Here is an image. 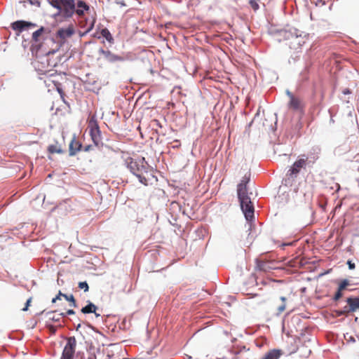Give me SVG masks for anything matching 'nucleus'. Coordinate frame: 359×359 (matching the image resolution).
I'll return each instance as SVG.
<instances>
[{
	"mask_svg": "<svg viewBox=\"0 0 359 359\" xmlns=\"http://www.w3.org/2000/svg\"><path fill=\"white\" fill-rule=\"evenodd\" d=\"M349 285V281L346 279H344L341 281L339 287L340 290H344Z\"/></svg>",
	"mask_w": 359,
	"mask_h": 359,
	"instance_id": "nucleus-24",
	"label": "nucleus"
},
{
	"mask_svg": "<svg viewBox=\"0 0 359 359\" xmlns=\"http://www.w3.org/2000/svg\"><path fill=\"white\" fill-rule=\"evenodd\" d=\"M347 305L343 309L338 311V315H346L359 311V297H348L346 299Z\"/></svg>",
	"mask_w": 359,
	"mask_h": 359,
	"instance_id": "nucleus-9",
	"label": "nucleus"
},
{
	"mask_svg": "<svg viewBox=\"0 0 359 359\" xmlns=\"http://www.w3.org/2000/svg\"><path fill=\"white\" fill-rule=\"evenodd\" d=\"M89 147H86L85 151H88Z\"/></svg>",
	"mask_w": 359,
	"mask_h": 359,
	"instance_id": "nucleus-36",
	"label": "nucleus"
},
{
	"mask_svg": "<svg viewBox=\"0 0 359 359\" xmlns=\"http://www.w3.org/2000/svg\"><path fill=\"white\" fill-rule=\"evenodd\" d=\"M342 291L343 290H340L339 287H338V290H337V292H336V294H335V295H334V297L333 298V299L334 301L339 300L342 297Z\"/></svg>",
	"mask_w": 359,
	"mask_h": 359,
	"instance_id": "nucleus-26",
	"label": "nucleus"
},
{
	"mask_svg": "<svg viewBox=\"0 0 359 359\" xmlns=\"http://www.w3.org/2000/svg\"><path fill=\"white\" fill-rule=\"evenodd\" d=\"M44 29L43 27H41L40 29H39L38 30L35 31L33 34H32V39L34 41H39V37L42 34L43 32Z\"/></svg>",
	"mask_w": 359,
	"mask_h": 359,
	"instance_id": "nucleus-23",
	"label": "nucleus"
},
{
	"mask_svg": "<svg viewBox=\"0 0 359 359\" xmlns=\"http://www.w3.org/2000/svg\"><path fill=\"white\" fill-rule=\"evenodd\" d=\"M282 353L280 350H271L266 353L262 359H278Z\"/></svg>",
	"mask_w": 359,
	"mask_h": 359,
	"instance_id": "nucleus-19",
	"label": "nucleus"
},
{
	"mask_svg": "<svg viewBox=\"0 0 359 359\" xmlns=\"http://www.w3.org/2000/svg\"><path fill=\"white\" fill-rule=\"evenodd\" d=\"M318 158L314 154L300 155L288 170L287 175L291 178H296L302 168L312 167Z\"/></svg>",
	"mask_w": 359,
	"mask_h": 359,
	"instance_id": "nucleus-4",
	"label": "nucleus"
},
{
	"mask_svg": "<svg viewBox=\"0 0 359 359\" xmlns=\"http://www.w3.org/2000/svg\"><path fill=\"white\" fill-rule=\"evenodd\" d=\"M100 53L102 55L103 58L108 62L114 63L123 60V58L121 56L114 54L109 50L101 49Z\"/></svg>",
	"mask_w": 359,
	"mask_h": 359,
	"instance_id": "nucleus-12",
	"label": "nucleus"
},
{
	"mask_svg": "<svg viewBox=\"0 0 359 359\" xmlns=\"http://www.w3.org/2000/svg\"><path fill=\"white\" fill-rule=\"evenodd\" d=\"M126 164L127 168L138 178L142 184L147 186L157 180L154 175V171L153 168L149 165L144 158L134 160L130 157H128L126 159Z\"/></svg>",
	"mask_w": 359,
	"mask_h": 359,
	"instance_id": "nucleus-2",
	"label": "nucleus"
},
{
	"mask_svg": "<svg viewBox=\"0 0 359 359\" xmlns=\"http://www.w3.org/2000/svg\"><path fill=\"white\" fill-rule=\"evenodd\" d=\"M250 174L248 175H245V176L242 178L240 183H244V185L247 186V184L250 181Z\"/></svg>",
	"mask_w": 359,
	"mask_h": 359,
	"instance_id": "nucleus-27",
	"label": "nucleus"
},
{
	"mask_svg": "<svg viewBox=\"0 0 359 359\" xmlns=\"http://www.w3.org/2000/svg\"><path fill=\"white\" fill-rule=\"evenodd\" d=\"M81 149V144L74 137L69 143V156H74Z\"/></svg>",
	"mask_w": 359,
	"mask_h": 359,
	"instance_id": "nucleus-14",
	"label": "nucleus"
},
{
	"mask_svg": "<svg viewBox=\"0 0 359 359\" xmlns=\"http://www.w3.org/2000/svg\"><path fill=\"white\" fill-rule=\"evenodd\" d=\"M48 151L51 154L64 153V150L62 149V146L57 142H55V144H50L48 147Z\"/></svg>",
	"mask_w": 359,
	"mask_h": 359,
	"instance_id": "nucleus-18",
	"label": "nucleus"
},
{
	"mask_svg": "<svg viewBox=\"0 0 359 359\" xmlns=\"http://www.w3.org/2000/svg\"><path fill=\"white\" fill-rule=\"evenodd\" d=\"M97 309V307L94 304L89 302L88 304L81 309V312L84 314L93 313L96 317H99L100 314L96 312Z\"/></svg>",
	"mask_w": 359,
	"mask_h": 359,
	"instance_id": "nucleus-17",
	"label": "nucleus"
},
{
	"mask_svg": "<svg viewBox=\"0 0 359 359\" xmlns=\"http://www.w3.org/2000/svg\"><path fill=\"white\" fill-rule=\"evenodd\" d=\"M74 313H75V312H74V310L69 309V310H67V311L66 313H62L60 315L62 316L63 317H65V316H66L67 315H73Z\"/></svg>",
	"mask_w": 359,
	"mask_h": 359,
	"instance_id": "nucleus-31",
	"label": "nucleus"
},
{
	"mask_svg": "<svg viewBox=\"0 0 359 359\" xmlns=\"http://www.w3.org/2000/svg\"><path fill=\"white\" fill-rule=\"evenodd\" d=\"M76 346V340L74 337L67 339V344L63 349L60 359H74Z\"/></svg>",
	"mask_w": 359,
	"mask_h": 359,
	"instance_id": "nucleus-8",
	"label": "nucleus"
},
{
	"mask_svg": "<svg viewBox=\"0 0 359 359\" xmlns=\"http://www.w3.org/2000/svg\"><path fill=\"white\" fill-rule=\"evenodd\" d=\"M250 174L248 175H245V176L242 178L240 183H244V185L247 186V184L250 181Z\"/></svg>",
	"mask_w": 359,
	"mask_h": 359,
	"instance_id": "nucleus-28",
	"label": "nucleus"
},
{
	"mask_svg": "<svg viewBox=\"0 0 359 359\" xmlns=\"http://www.w3.org/2000/svg\"><path fill=\"white\" fill-rule=\"evenodd\" d=\"M286 94L290 98L288 103L289 108L294 111H303L305 105L302 99L299 97L294 95L289 90L286 91Z\"/></svg>",
	"mask_w": 359,
	"mask_h": 359,
	"instance_id": "nucleus-10",
	"label": "nucleus"
},
{
	"mask_svg": "<svg viewBox=\"0 0 359 359\" xmlns=\"http://www.w3.org/2000/svg\"><path fill=\"white\" fill-rule=\"evenodd\" d=\"M237 194L245 217L247 220L250 221L254 217V206L248 195L247 186L244 185V183L238 184Z\"/></svg>",
	"mask_w": 359,
	"mask_h": 359,
	"instance_id": "nucleus-3",
	"label": "nucleus"
},
{
	"mask_svg": "<svg viewBox=\"0 0 359 359\" xmlns=\"http://www.w3.org/2000/svg\"><path fill=\"white\" fill-rule=\"evenodd\" d=\"M89 8V6L85 1L79 0L76 3L74 13L79 16H82L84 15V11H88Z\"/></svg>",
	"mask_w": 359,
	"mask_h": 359,
	"instance_id": "nucleus-15",
	"label": "nucleus"
},
{
	"mask_svg": "<svg viewBox=\"0 0 359 359\" xmlns=\"http://www.w3.org/2000/svg\"><path fill=\"white\" fill-rule=\"evenodd\" d=\"M344 94L349 93V91H348V90H345V91H344Z\"/></svg>",
	"mask_w": 359,
	"mask_h": 359,
	"instance_id": "nucleus-35",
	"label": "nucleus"
},
{
	"mask_svg": "<svg viewBox=\"0 0 359 359\" xmlns=\"http://www.w3.org/2000/svg\"><path fill=\"white\" fill-rule=\"evenodd\" d=\"M49 4L57 10V15L69 18L75 13V0H48Z\"/></svg>",
	"mask_w": 359,
	"mask_h": 359,
	"instance_id": "nucleus-5",
	"label": "nucleus"
},
{
	"mask_svg": "<svg viewBox=\"0 0 359 359\" xmlns=\"http://www.w3.org/2000/svg\"><path fill=\"white\" fill-rule=\"evenodd\" d=\"M79 287L81 290H83L84 292H87L88 291V289H89V287H88V283L84 281V282H79Z\"/></svg>",
	"mask_w": 359,
	"mask_h": 359,
	"instance_id": "nucleus-25",
	"label": "nucleus"
},
{
	"mask_svg": "<svg viewBox=\"0 0 359 359\" xmlns=\"http://www.w3.org/2000/svg\"><path fill=\"white\" fill-rule=\"evenodd\" d=\"M347 264H348V268H349L350 269H355V264H354V263H353L351 260H348V261L347 262Z\"/></svg>",
	"mask_w": 359,
	"mask_h": 359,
	"instance_id": "nucleus-33",
	"label": "nucleus"
},
{
	"mask_svg": "<svg viewBox=\"0 0 359 359\" xmlns=\"http://www.w3.org/2000/svg\"><path fill=\"white\" fill-rule=\"evenodd\" d=\"M126 164L127 168L138 178L142 184L147 186L157 180L154 175V171L153 168L149 165L144 158L134 160L130 157H128L126 159Z\"/></svg>",
	"mask_w": 359,
	"mask_h": 359,
	"instance_id": "nucleus-1",
	"label": "nucleus"
},
{
	"mask_svg": "<svg viewBox=\"0 0 359 359\" xmlns=\"http://www.w3.org/2000/svg\"><path fill=\"white\" fill-rule=\"evenodd\" d=\"M250 4L254 10H257L259 8V5L255 0H250Z\"/></svg>",
	"mask_w": 359,
	"mask_h": 359,
	"instance_id": "nucleus-30",
	"label": "nucleus"
},
{
	"mask_svg": "<svg viewBox=\"0 0 359 359\" xmlns=\"http://www.w3.org/2000/svg\"><path fill=\"white\" fill-rule=\"evenodd\" d=\"M88 128L93 142L95 145H99L102 141L101 132L95 116L90 118L88 124Z\"/></svg>",
	"mask_w": 359,
	"mask_h": 359,
	"instance_id": "nucleus-7",
	"label": "nucleus"
},
{
	"mask_svg": "<svg viewBox=\"0 0 359 359\" xmlns=\"http://www.w3.org/2000/svg\"><path fill=\"white\" fill-rule=\"evenodd\" d=\"M101 35L109 43L114 42V38L108 29L104 28L101 30Z\"/></svg>",
	"mask_w": 359,
	"mask_h": 359,
	"instance_id": "nucleus-20",
	"label": "nucleus"
},
{
	"mask_svg": "<svg viewBox=\"0 0 359 359\" xmlns=\"http://www.w3.org/2000/svg\"><path fill=\"white\" fill-rule=\"evenodd\" d=\"M32 300V297H29V298L27 300V302H26V303H25V307L22 309V311H27V310H28V308H29V306H30V304H31Z\"/></svg>",
	"mask_w": 359,
	"mask_h": 359,
	"instance_id": "nucleus-29",
	"label": "nucleus"
},
{
	"mask_svg": "<svg viewBox=\"0 0 359 359\" xmlns=\"http://www.w3.org/2000/svg\"><path fill=\"white\" fill-rule=\"evenodd\" d=\"M280 300L283 302L280 306H279L277 309V314L282 313L286 309V298L285 297H281Z\"/></svg>",
	"mask_w": 359,
	"mask_h": 359,
	"instance_id": "nucleus-21",
	"label": "nucleus"
},
{
	"mask_svg": "<svg viewBox=\"0 0 359 359\" xmlns=\"http://www.w3.org/2000/svg\"><path fill=\"white\" fill-rule=\"evenodd\" d=\"M280 35L288 41L287 43L291 50L299 52L306 43V36L296 35L287 31H280Z\"/></svg>",
	"mask_w": 359,
	"mask_h": 359,
	"instance_id": "nucleus-6",
	"label": "nucleus"
},
{
	"mask_svg": "<svg viewBox=\"0 0 359 359\" xmlns=\"http://www.w3.org/2000/svg\"><path fill=\"white\" fill-rule=\"evenodd\" d=\"M74 34V29L73 27L69 26L67 28L60 29L57 32V37L60 38L62 40H65L67 38L71 37Z\"/></svg>",
	"mask_w": 359,
	"mask_h": 359,
	"instance_id": "nucleus-13",
	"label": "nucleus"
},
{
	"mask_svg": "<svg viewBox=\"0 0 359 359\" xmlns=\"http://www.w3.org/2000/svg\"><path fill=\"white\" fill-rule=\"evenodd\" d=\"M32 27H36V25L24 20H18L11 24L12 29L18 32L19 33H21L24 30L27 29Z\"/></svg>",
	"mask_w": 359,
	"mask_h": 359,
	"instance_id": "nucleus-11",
	"label": "nucleus"
},
{
	"mask_svg": "<svg viewBox=\"0 0 359 359\" xmlns=\"http://www.w3.org/2000/svg\"><path fill=\"white\" fill-rule=\"evenodd\" d=\"M93 26H94V21L90 25V27L87 29V32H90L91 29H93Z\"/></svg>",
	"mask_w": 359,
	"mask_h": 359,
	"instance_id": "nucleus-34",
	"label": "nucleus"
},
{
	"mask_svg": "<svg viewBox=\"0 0 359 359\" xmlns=\"http://www.w3.org/2000/svg\"><path fill=\"white\" fill-rule=\"evenodd\" d=\"M50 83H52L53 84V86L55 87L57 92L60 93L61 97L63 99L64 96H65V93L62 88L61 83L55 79H52L51 78L45 81V83L46 84L47 86H50Z\"/></svg>",
	"mask_w": 359,
	"mask_h": 359,
	"instance_id": "nucleus-16",
	"label": "nucleus"
},
{
	"mask_svg": "<svg viewBox=\"0 0 359 359\" xmlns=\"http://www.w3.org/2000/svg\"><path fill=\"white\" fill-rule=\"evenodd\" d=\"M61 296H62V293L60 291L58 294L52 299V303H55L57 300L60 299Z\"/></svg>",
	"mask_w": 359,
	"mask_h": 359,
	"instance_id": "nucleus-32",
	"label": "nucleus"
},
{
	"mask_svg": "<svg viewBox=\"0 0 359 359\" xmlns=\"http://www.w3.org/2000/svg\"><path fill=\"white\" fill-rule=\"evenodd\" d=\"M62 297H64L66 300L71 302V306H72L74 307H76V300L72 294L67 295L65 294H62Z\"/></svg>",
	"mask_w": 359,
	"mask_h": 359,
	"instance_id": "nucleus-22",
	"label": "nucleus"
}]
</instances>
